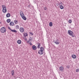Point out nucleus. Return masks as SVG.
I'll use <instances>...</instances> for the list:
<instances>
[{
    "label": "nucleus",
    "instance_id": "f257e3e1",
    "mask_svg": "<svg viewBox=\"0 0 79 79\" xmlns=\"http://www.w3.org/2000/svg\"><path fill=\"white\" fill-rule=\"evenodd\" d=\"M40 50L38 51V53L40 55H43L44 53L43 51L44 50V48L43 47H41L40 48Z\"/></svg>",
    "mask_w": 79,
    "mask_h": 79
},
{
    "label": "nucleus",
    "instance_id": "f03ea898",
    "mask_svg": "<svg viewBox=\"0 0 79 79\" xmlns=\"http://www.w3.org/2000/svg\"><path fill=\"white\" fill-rule=\"evenodd\" d=\"M68 33L69 35H71V36H72V37H74V35H73V34H74V33H73V31H71L68 30Z\"/></svg>",
    "mask_w": 79,
    "mask_h": 79
},
{
    "label": "nucleus",
    "instance_id": "7ed1b4c3",
    "mask_svg": "<svg viewBox=\"0 0 79 79\" xmlns=\"http://www.w3.org/2000/svg\"><path fill=\"white\" fill-rule=\"evenodd\" d=\"M2 12L4 13H6L7 10H6V6L4 5H2Z\"/></svg>",
    "mask_w": 79,
    "mask_h": 79
},
{
    "label": "nucleus",
    "instance_id": "20e7f679",
    "mask_svg": "<svg viewBox=\"0 0 79 79\" xmlns=\"http://www.w3.org/2000/svg\"><path fill=\"white\" fill-rule=\"evenodd\" d=\"M0 31L2 33H4V32L6 31V29L5 27H2Z\"/></svg>",
    "mask_w": 79,
    "mask_h": 79
},
{
    "label": "nucleus",
    "instance_id": "39448f33",
    "mask_svg": "<svg viewBox=\"0 0 79 79\" xmlns=\"http://www.w3.org/2000/svg\"><path fill=\"white\" fill-rule=\"evenodd\" d=\"M8 29H10V30L11 31V32H15V33H16V32H17V31H16V30H12L11 29V28H10V27H8Z\"/></svg>",
    "mask_w": 79,
    "mask_h": 79
},
{
    "label": "nucleus",
    "instance_id": "423d86ee",
    "mask_svg": "<svg viewBox=\"0 0 79 79\" xmlns=\"http://www.w3.org/2000/svg\"><path fill=\"white\" fill-rule=\"evenodd\" d=\"M20 31L21 32L23 33L24 31V29L23 27H21L20 28Z\"/></svg>",
    "mask_w": 79,
    "mask_h": 79
},
{
    "label": "nucleus",
    "instance_id": "0eeeda50",
    "mask_svg": "<svg viewBox=\"0 0 79 79\" xmlns=\"http://www.w3.org/2000/svg\"><path fill=\"white\" fill-rule=\"evenodd\" d=\"M54 43L56 44V45H58L60 44L59 40H56V41H54Z\"/></svg>",
    "mask_w": 79,
    "mask_h": 79
},
{
    "label": "nucleus",
    "instance_id": "6e6552de",
    "mask_svg": "<svg viewBox=\"0 0 79 79\" xmlns=\"http://www.w3.org/2000/svg\"><path fill=\"white\" fill-rule=\"evenodd\" d=\"M15 25V23L13 22H11L10 23V26H13Z\"/></svg>",
    "mask_w": 79,
    "mask_h": 79
},
{
    "label": "nucleus",
    "instance_id": "1a4fd4ad",
    "mask_svg": "<svg viewBox=\"0 0 79 79\" xmlns=\"http://www.w3.org/2000/svg\"><path fill=\"white\" fill-rule=\"evenodd\" d=\"M32 48L33 50H35L36 49H37V48L36 47V46L35 45H33L32 46Z\"/></svg>",
    "mask_w": 79,
    "mask_h": 79
},
{
    "label": "nucleus",
    "instance_id": "9d476101",
    "mask_svg": "<svg viewBox=\"0 0 79 79\" xmlns=\"http://www.w3.org/2000/svg\"><path fill=\"white\" fill-rule=\"evenodd\" d=\"M22 17V18L24 19V20H26L27 19L26 17H25V16H24V15H22V16H21Z\"/></svg>",
    "mask_w": 79,
    "mask_h": 79
},
{
    "label": "nucleus",
    "instance_id": "9b49d317",
    "mask_svg": "<svg viewBox=\"0 0 79 79\" xmlns=\"http://www.w3.org/2000/svg\"><path fill=\"white\" fill-rule=\"evenodd\" d=\"M20 14L21 16H23L22 15H24V13H23V11H22V10L20 11Z\"/></svg>",
    "mask_w": 79,
    "mask_h": 79
},
{
    "label": "nucleus",
    "instance_id": "f8f14e48",
    "mask_svg": "<svg viewBox=\"0 0 79 79\" xmlns=\"http://www.w3.org/2000/svg\"><path fill=\"white\" fill-rule=\"evenodd\" d=\"M37 44H38V46L37 47L38 48H40V46H41V43H37Z\"/></svg>",
    "mask_w": 79,
    "mask_h": 79
},
{
    "label": "nucleus",
    "instance_id": "ddd939ff",
    "mask_svg": "<svg viewBox=\"0 0 79 79\" xmlns=\"http://www.w3.org/2000/svg\"><path fill=\"white\" fill-rule=\"evenodd\" d=\"M63 67L62 66L60 67L59 68L60 70V71H63Z\"/></svg>",
    "mask_w": 79,
    "mask_h": 79
},
{
    "label": "nucleus",
    "instance_id": "4468645a",
    "mask_svg": "<svg viewBox=\"0 0 79 79\" xmlns=\"http://www.w3.org/2000/svg\"><path fill=\"white\" fill-rule=\"evenodd\" d=\"M72 57L73 58L75 59V58H76V55L74 54H73L72 56Z\"/></svg>",
    "mask_w": 79,
    "mask_h": 79
},
{
    "label": "nucleus",
    "instance_id": "2eb2a0df",
    "mask_svg": "<svg viewBox=\"0 0 79 79\" xmlns=\"http://www.w3.org/2000/svg\"><path fill=\"white\" fill-rule=\"evenodd\" d=\"M10 14L9 13H8L6 15V17H7V18H9V17H10Z\"/></svg>",
    "mask_w": 79,
    "mask_h": 79
},
{
    "label": "nucleus",
    "instance_id": "dca6fc26",
    "mask_svg": "<svg viewBox=\"0 0 79 79\" xmlns=\"http://www.w3.org/2000/svg\"><path fill=\"white\" fill-rule=\"evenodd\" d=\"M15 29H19V26L18 25H17L15 26Z\"/></svg>",
    "mask_w": 79,
    "mask_h": 79
},
{
    "label": "nucleus",
    "instance_id": "f3484780",
    "mask_svg": "<svg viewBox=\"0 0 79 79\" xmlns=\"http://www.w3.org/2000/svg\"><path fill=\"white\" fill-rule=\"evenodd\" d=\"M17 42L19 44H21V41L20 40H19L17 41Z\"/></svg>",
    "mask_w": 79,
    "mask_h": 79
},
{
    "label": "nucleus",
    "instance_id": "a211bd4d",
    "mask_svg": "<svg viewBox=\"0 0 79 79\" xmlns=\"http://www.w3.org/2000/svg\"><path fill=\"white\" fill-rule=\"evenodd\" d=\"M6 21L7 23H10V22L11 21V19H7Z\"/></svg>",
    "mask_w": 79,
    "mask_h": 79
},
{
    "label": "nucleus",
    "instance_id": "6ab92c4d",
    "mask_svg": "<svg viewBox=\"0 0 79 79\" xmlns=\"http://www.w3.org/2000/svg\"><path fill=\"white\" fill-rule=\"evenodd\" d=\"M49 26L50 27H52V26H53V23H52V22H51L49 23Z\"/></svg>",
    "mask_w": 79,
    "mask_h": 79
},
{
    "label": "nucleus",
    "instance_id": "aec40b11",
    "mask_svg": "<svg viewBox=\"0 0 79 79\" xmlns=\"http://www.w3.org/2000/svg\"><path fill=\"white\" fill-rule=\"evenodd\" d=\"M60 9H61V10H63V9L64 8V7L63 6V5H60Z\"/></svg>",
    "mask_w": 79,
    "mask_h": 79
},
{
    "label": "nucleus",
    "instance_id": "412c9836",
    "mask_svg": "<svg viewBox=\"0 0 79 79\" xmlns=\"http://www.w3.org/2000/svg\"><path fill=\"white\" fill-rule=\"evenodd\" d=\"M23 35L24 36V37H26L28 35V34H27V33H24Z\"/></svg>",
    "mask_w": 79,
    "mask_h": 79
},
{
    "label": "nucleus",
    "instance_id": "4be33fe9",
    "mask_svg": "<svg viewBox=\"0 0 79 79\" xmlns=\"http://www.w3.org/2000/svg\"><path fill=\"white\" fill-rule=\"evenodd\" d=\"M14 23H15V24H17L18 23V21L15 20L14 21Z\"/></svg>",
    "mask_w": 79,
    "mask_h": 79
},
{
    "label": "nucleus",
    "instance_id": "5701e85b",
    "mask_svg": "<svg viewBox=\"0 0 79 79\" xmlns=\"http://www.w3.org/2000/svg\"><path fill=\"white\" fill-rule=\"evenodd\" d=\"M11 73L12 74V75H14V73H15V71L12 70L11 71Z\"/></svg>",
    "mask_w": 79,
    "mask_h": 79
},
{
    "label": "nucleus",
    "instance_id": "b1692460",
    "mask_svg": "<svg viewBox=\"0 0 79 79\" xmlns=\"http://www.w3.org/2000/svg\"><path fill=\"white\" fill-rule=\"evenodd\" d=\"M69 23H72V20H71V19L69 20Z\"/></svg>",
    "mask_w": 79,
    "mask_h": 79
},
{
    "label": "nucleus",
    "instance_id": "393cba45",
    "mask_svg": "<svg viewBox=\"0 0 79 79\" xmlns=\"http://www.w3.org/2000/svg\"><path fill=\"white\" fill-rule=\"evenodd\" d=\"M79 72V69H76V73H78Z\"/></svg>",
    "mask_w": 79,
    "mask_h": 79
},
{
    "label": "nucleus",
    "instance_id": "a878e982",
    "mask_svg": "<svg viewBox=\"0 0 79 79\" xmlns=\"http://www.w3.org/2000/svg\"><path fill=\"white\" fill-rule=\"evenodd\" d=\"M59 3V6H60V5H62V4H63V3L62 2H61L60 3Z\"/></svg>",
    "mask_w": 79,
    "mask_h": 79
},
{
    "label": "nucleus",
    "instance_id": "bb28decb",
    "mask_svg": "<svg viewBox=\"0 0 79 79\" xmlns=\"http://www.w3.org/2000/svg\"><path fill=\"white\" fill-rule=\"evenodd\" d=\"M29 33V34H31V35H33V33H32V32H30Z\"/></svg>",
    "mask_w": 79,
    "mask_h": 79
},
{
    "label": "nucleus",
    "instance_id": "cd10ccee",
    "mask_svg": "<svg viewBox=\"0 0 79 79\" xmlns=\"http://www.w3.org/2000/svg\"><path fill=\"white\" fill-rule=\"evenodd\" d=\"M31 39H30L29 40L27 41V43H28V42H29V41H31Z\"/></svg>",
    "mask_w": 79,
    "mask_h": 79
},
{
    "label": "nucleus",
    "instance_id": "c85d7f7f",
    "mask_svg": "<svg viewBox=\"0 0 79 79\" xmlns=\"http://www.w3.org/2000/svg\"><path fill=\"white\" fill-rule=\"evenodd\" d=\"M66 68H70V66H66Z\"/></svg>",
    "mask_w": 79,
    "mask_h": 79
},
{
    "label": "nucleus",
    "instance_id": "c756f323",
    "mask_svg": "<svg viewBox=\"0 0 79 79\" xmlns=\"http://www.w3.org/2000/svg\"><path fill=\"white\" fill-rule=\"evenodd\" d=\"M44 10H47V7H45L44 8Z\"/></svg>",
    "mask_w": 79,
    "mask_h": 79
},
{
    "label": "nucleus",
    "instance_id": "7c9ffc66",
    "mask_svg": "<svg viewBox=\"0 0 79 79\" xmlns=\"http://www.w3.org/2000/svg\"><path fill=\"white\" fill-rule=\"evenodd\" d=\"M30 45H32V43H31V42H30Z\"/></svg>",
    "mask_w": 79,
    "mask_h": 79
},
{
    "label": "nucleus",
    "instance_id": "2f4dec72",
    "mask_svg": "<svg viewBox=\"0 0 79 79\" xmlns=\"http://www.w3.org/2000/svg\"><path fill=\"white\" fill-rule=\"evenodd\" d=\"M56 5L57 6H58L59 5V4L58 3H57L56 4Z\"/></svg>",
    "mask_w": 79,
    "mask_h": 79
},
{
    "label": "nucleus",
    "instance_id": "473e14b6",
    "mask_svg": "<svg viewBox=\"0 0 79 79\" xmlns=\"http://www.w3.org/2000/svg\"><path fill=\"white\" fill-rule=\"evenodd\" d=\"M33 39H32V38H31V41H32Z\"/></svg>",
    "mask_w": 79,
    "mask_h": 79
},
{
    "label": "nucleus",
    "instance_id": "72a5a7b5",
    "mask_svg": "<svg viewBox=\"0 0 79 79\" xmlns=\"http://www.w3.org/2000/svg\"><path fill=\"white\" fill-rule=\"evenodd\" d=\"M28 7H30L31 6V5H29L28 6Z\"/></svg>",
    "mask_w": 79,
    "mask_h": 79
},
{
    "label": "nucleus",
    "instance_id": "f704fd0d",
    "mask_svg": "<svg viewBox=\"0 0 79 79\" xmlns=\"http://www.w3.org/2000/svg\"><path fill=\"white\" fill-rule=\"evenodd\" d=\"M30 37V39H31V37Z\"/></svg>",
    "mask_w": 79,
    "mask_h": 79
},
{
    "label": "nucleus",
    "instance_id": "c9c22d12",
    "mask_svg": "<svg viewBox=\"0 0 79 79\" xmlns=\"http://www.w3.org/2000/svg\"><path fill=\"white\" fill-rule=\"evenodd\" d=\"M26 40H27V39H26Z\"/></svg>",
    "mask_w": 79,
    "mask_h": 79
}]
</instances>
